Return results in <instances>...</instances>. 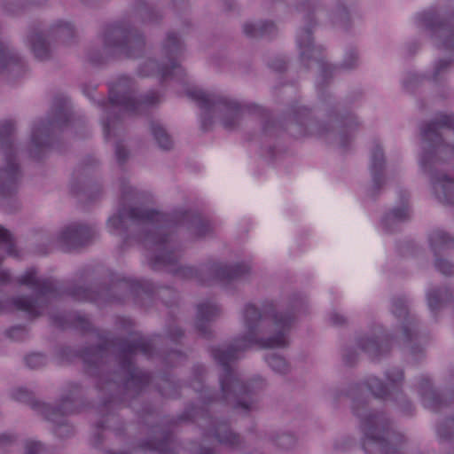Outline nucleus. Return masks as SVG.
Returning a JSON list of instances; mask_svg holds the SVG:
<instances>
[{"mask_svg": "<svg viewBox=\"0 0 454 454\" xmlns=\"http://www.w3.org/2000/svg\"><path fill=\"white\" fill-rule=\"evenodd\" d=\"M243 317L245 335L235 339L227 347L214 348L211 350L213 358L223 369L220 395L215 396L208 389H205L201 398L204 403L223 401L247 412L256 408L257 400L254 397L251 384L243 383L231 370L230 363L238 359L242 352L254 344L262 348L286 347L288 344L286 333L294 317L277 313L273 303L265 304L262 312L254 305L247 304Z\"/></svg>", "mask_w": 454, "mask_h": 454, "instance_id": "obj_1", "label": "nucleus"}, {"mask_svg": "<svg viewBox=\"0 0 454 454\" xmlns=\"http://www.w3.org/2000/svg\"><path fill=\"white\" fill-rule=\"evenodd\" d=\"M190 219L196 236L203 237L211 231L212 228L208 222L193 216L190 212H177L170 216L140 207L120 208L115 215L109 218L108 227L114 231L126 232L128 221L136 226L142 227L145 231L142 242L148 250L153 253L150 256L152 268L158 270L160 267H170L169 270L180 278H196L204 284L207 281L200 278V274L204 272H208L213 275L214 278L220 281L234 280L249 272V267L244 263L235 265L213 263L200 272L192 267L177 265L178 255L171 249L167 231L172 223H184Z\"/></svg>", "mask_w": 454, "mask_h": 454, "instance_id": "obj_2", "label": "nucleus"}, {"mask_svg": "<svg viewBox=\"0 0 454 454\" xmlns=\"http://www.w3.org/2000/svg\"><path fill=\"white\" fill-rule=\"evenodd\" d=\"M423 140L420 166L430 174L434 192L444 204L454 205V176L438 172L441 161L454 156V114H438L421 126Z\"/></svg>", "mask_w": 454, "mask_h": 454, "instance_id": "obj_3", "label": "nucleus"}, {"mask_svg": "<svg viewBox=\"0 0 454 454\" xmlns=\"http://www.w3.org/2000/svg\"><path fill=\"white\" fill-rule=\"evenodd\" d=\"M353 410L361 418V427L364 435L363 448L366 453L379 451L380 454H400L404 437L391 430L390 422L383 413L364 414L356 405H354Z\"/></svg>", "mask_w": 454, "mask_h": 454, "instance_id": "obj_4", "label": "nucleus"}, {"mask_svg": "<svg viewBox=\"0 0 454 454\" xmlns=\"http://www.w3.org/2000/svg\"><path fill=\"white\" fill-rule=\"evenodd\" d=\"M186 94L203 111L201 128L204 130H207L212 124V113L221 114L223 126L226 129H232L239 124L242 115L250 111L247 105H241L224 96L207 93L200 89L188 90Z\"/></svg>", "mask_w": 454, "mask_h": 454, "instance_id": "obj_5", "label": "nucleus"}, {"mask_svg": "<svg viewBox=\"0 0 454 454\" xmlns=\"http://www.w3.org/2000/svg\"><path fill=\"white\" fill-rule=\"evenodd\" d=\"M153 344L151 340L144 337L134 338L131 341H122L119 344L120 372L122 387L127 393L137 394L150 381L149 373L138 370L133 364V357L137 352L151 356Z\"/></svg>", "mask_w": 454, "mask_h": 454, "instance_id": "obj_6", "label": "nucleus"}, {"mask_svg": "<svg viewBox=\"0 0 454 454\" xmlns=\"http://www.w3.org/2000/svg\"><path fill=\"white\" fill-rule=\"evenodd\" d=\"M18 282L31 288L35 294V298L17 297L12 300L14 307L26 312L31 318L42 315L47 307V297L57 292L55 281L51 278H38L36 270L29 269L19 278Z\"/></svg>", "mask_w": 454, "mask_h": 454, "instance_id": "obj_7", "label": "nucleus"}, {"mask_svg": "<svg viewBox=\"0 0 454 454\" xmlns=\"http://www.w3.org/2000/svg\"><path fill=\"white\" fill-rule=\"evenodd\" d=\"M192 419L202 429L203 444L196 454H215V447H207V442H216L229 448H237L241 440L226 422L216 421L203 408L192 411Z\"/></svg>", "mask_w": 454, "mask_h": 454, "instance_id": "obj_8", "label": "nucleus"}, {"mask_svg": "<svg viewBox=\"0 0 454 454\" xmlns=\"http://www.w3.org/2000/svg\"><path fill=\"white\" fill-rule=\"evenodd\" d=\"M104 52L107 56L137 57L144 50L145 40L122 24H111L103 33Z\"/></svg>", "mask_w": 454, "mask_h": 454, "instance_id": "obj_9", "label": "nucleus"}, {"mask_svg": "<svg viewBox=\"0 0 454 454\" xmlns=\"http://www.w3.org/2000/svg\"><path fill=\"white\" fill-rule=\"evenodd\" d=\"M109 101L113 110L119 108L122 113L138 114L159 103L160 95L156 91H150L138 98H135L131 80L122 76L110 87Z\"/></svg>", "mask_w": 454, "mask_h": 454, "instance_id": "obj_10", "label": "nucleus"}, {"mask_svg": "<svg viewBox=\"0 0 454 454\" xmlns=\"http://www.w3.org/2000/svg\"><path fill=\"white\" fill-rule=\"evenodd\" d=\"M14 131V124L11 121H0V145L4 151L5 166L0 168V194L12 192L21 174L16 156L12 151L11 137Z\"/></svg>", "mask_w": 454, "mask_h": 454, "instance_id": "obj_11", "label": "nucleus"}, {"mask_svg": "<svg viewBox=\"0 0 454 454\" xmlns=\"http://www.w3.org/2000/svg\"><path fill=\"white\" fill-rule=\"evenodd\" d=\"M163 51L169 62V67L164 65L160 66L155 60H147L140 68V74L143 76L153 75L159 74L161 80H166L172 74H182L183 69L177 63V59L182 53V43L175 34H168L167 35Z\"/></svg>", "mask_w": 454, "mask_h": 454, "instance_id": "obj_12", "label": "nucleus"}, {"mask_svg": "<svg viewBox=\"0 0 454 454\" xmlns=\"http://www.w3.org/2000/svg\"><path fill=\"white\" fill-rule=\"evenodd\" d=\"M67 103L64 98H56L54 102L56 116L52 120L41 121L33 128L31 141L34 148L30 151L32 157L39 158L36 151L43 150L50 145L51 130L60 127L67 121Z\"/></svg>", "mask_w": 454, "mask_h": 454, "instance_id": "obj_13", "label": "nucleus"}, {"mask_svg": "<svg viewBox=\"0 0 454 454\" xmlns=\"http://www.w3.org/2000/svg\"><path fill=\"white\" fill-rule=\"evenodd\" d=\"M46 36L68 43L74 36V30L69 23L59 22L48 31L47 35L33 32L28 40L35 57L40 60H45L51 57V50L46 42Z\"/></svg>", "mask_w": 454, "mask_h": 454, "instance_id": "obj_14", "label": "nucleus"}, {"mask_svg": "<svg viewBox=\"0 0 454 454\" xmlns=\"http://www.w3.org/2000/svg\"><path fill=\"white\" fill-rule=\"evenodd\" d=\"M46 419L56 423L55 434L59 437L67 436L73 434V427L65 423L63 417L76 411L74 400L70 397H65L58 407H49L43 404Z\"/></svg>", "mask_w": 454, "mask_h": 454, "instance_id": "obj_15", "label": "nucleus"}, {"mask_svg": "<svg viewBox=\"0 0 454 454\" xmlns=\"http://www.w3.org/2000/svg\"><path fill=\"white\" fill-rule=\"evenodd\" d=\"M95 234V230L90 226L71 223L62 230L59 239L66 249L70 250L88 244Z\"/></svg>", "mask_w": 454, "mask_h": 454, "instance_id": "obj_16", "label": "nucleus"}, {"mask_svg": "<svg viewBox=\"0 0 454 454\" xmlns=\"http://www.w3.org/2000/svg\"><path fill=\"white\" fill-rule=\"evenodd\" d=\"M393 313L397 317H404L405 322L402 331L403 340L404 344L411 342L417 335L416 322L413 317H409L406 301L403 298H396L393 301Z\"/></svg>", "mask_w": 454, "mask_h": 454, "instance_id": "obj_17", "label": "nucleus"}, {"mask_svg": "<svg viewBox=\"0 0 454 454\" xmlns=\"http://www.w3.org/2000/svg\"><path fill=\"white\" fill-rule=\"evenodd\" d=\"M220 308L211 302H202L197 307L196 328L204 337H209L207 323L214 320L220 315Z\"/></svg>", "mask_w": 454, "mask_h": 454, "instance_id": "obj_18", "label": "nucleus"}, {"mask_svg": "<svg viewBox=\"0 0 454 454\" xmlns=\"http://www.w3.org/2000/svg\"><path fill=\"white\" fill-rule=\"evenodd\" d=\"M4 69L19 75L25 71V65L16 53L0 42V71Z\"/></svg>", "mask_w": 454, "mask_h": 454, "instance_id": "obj_19", "label": "nucleus"}, {"mask_svg": "<svg viewBox=\"0 0 454 454\" xmlns=\"http://www.w3.org/2000/svg\"><path fill=\"white\" fill-rule=\"evenodd\" d=\"M384 153L382 149L376 145L372 153L371 172L373 182V191H379L384 184Z\"/></svg>", "mask_w": 454, "mask_h": 454, "instance_id": "obj_20", "label": "nucleus"}, {"mask_svg": "<svg viewBox=\"0 0 454 454\" xmlns=\"http://www.w3.org/2000/svg\"><path fill=\"white\" fill-rule=\"evenodd\" d=\"M297 42L301 50L302 61L317 59V54L319 55L321 53V47H315L312 43L311 31L309 28H302L299 32Z\"/></svg>", "mask_w": 454, "mask_h": 454, "instance_id": "obj_21", "label": "nucleus"}, {"mask_svg": "<svg viewBox=\"0 0 454 454\" xmlns=\"http://www.w3.org/2000/svg\"><path fill=\"white\" fill-rule=\"evenodd\" d=\"M419 391L425 407L436 411L443 406L442 397L431 387L428 379H421L419 383Z\"/></svg>", "mask_w": 454, "mask_h": 454, "instance_id": "obj_22", "label": "nucleus"}, {"mask_svg": "<svg viewBox=\"0 0 454 454\" xmlns=\"http://www.w3.org/2000/svg\"><path fill=\"white\" fill-rule=\"evenodd\" d=\"M359 348L364 351L370 357L377 358L389 349L388 340L379 341L374 338L363 337L357 342Z\"/></svg>", "mask_w": 454, "mask_h": 454, "instance_id": "obj_23", "label": "nucleus"}, {"mask_svg": "<svg viewBox=\"0 0 454 454\" xmlns=\"http://www.w3.org/2000/svg\"><path fill=\"white\" fill-rule=\"evenodd\" d=\"M429 241L434 255L442 250L454 248V238L442 230L434 231L430 234Z\"/></svg>", "mask_w": 454, "mask_h": 454, "instance_id": "obj_24", "label": "nucleus"}, {"mask_svg": "<svg viewBox=\"0 0 454 454\" xmlns=\"http://www.w3.org/2000/svg\"><path fill=\"white\" fill-rule=\"evenodd\" d=\"M244 33L249 37L270 36L276 33V27L272 22H261L259 24L246 23Z\"/></svg>", "mask_w": 454, "mask_h": 454, "instance_id": "obj_25", "label": "nucleus"}, {"mask_svg": "<svg viewBox=\"0 0 454 454\" xmlns=\"http://www.w3.org/2000/svg\"><path fill=\"white\" fill-rule=\"evenodd\" d=\"M454 294L448 288L435 289L427 294V303L431 310L434 311L444 302L450 301Z\"/></svg>", "mask_w": 454, "mask_h": 454, "instance_id": "obj_26", "label": "nucleus"}, {"mask_svg": "<svg viewBox=\"0 0 454 454\" xmlns=\"http://www.w3.org/2000/svg\"><path fill=\"white\" fill-rule=\"evenodd\" d=\"M410 217V210L407 206L400 208H395L387 213L382 219V225L384 229L390 231L389 224L403 222Z\"/></svg>", "mask_w": 454, "mask_h": 454, "instance_id": "obj_27", "label": "nucleus"}, {"mask_svg": "<svg viewBox=\"0 0 454 454\" xmlns=\"http://www.w3.org/2000/svg\"><path fill=\"white\" fill-rule=\"evenodd\" d=\"M151 130L153 137L161 149L169 150L172 148L173 142L164 128H162L160 124L152 121Z\"/></svg>", "mask_w": 454, "mask_h": 454, "instance_id": "obj_28", "label": "nucleus"}, {"mask_svg": "<svg viewBox=\"0 0 454 454\" xmlns=\"http://www.w3.org/2000/svg\"><path fill=\"white\" fill-rule=\"evenodd\" d=\"M106 348L103 347L90 348L82 354V358L88 365L98 367L103 362Z\"/></svg>", "mask_w": 454, "mask_h": 454, "instance_id": "obj_29", "label": "nucleus"}, {"mask_svg": "<svg viewBox=\"0 0 454 454\" xmlns=\"http://www.w3.org/2000/svg\"><path fill=\"white\" fill-rule=\"evenodd\" d=\"M0 244L5 246V251L8 255L18 257L19 253L15 247L12 234L8 230L0 225Z\"/></svg>", "mask_w": 454, "mask_h": 454, "instance_id": "obj_30", "label": "nucleus"}, {"mask_svg": "<svg viewBox=\"0 0 454 454\" xmlns=\"http://www.w3.org/2000/svg\"><path fill=\"white\" fill-rule=\"evenodd\" d=\"M266 362L270 367L277 372L285 373L288 370V364L285 358L276 354L267 356Z\"/></svg>", "mask_w": 454, "mask_h": 454, "instance_id": "obj_31", "label": "nucleus"}, {"mask_svg": "<svg viewBox=\"0 0 454 454\" xmlns=\"http://www.w3.org/2000/svg\"><path fill=\"white\" fill-rule=\"evenodd\" d=\"M368 388L376 397L384 398L387 395V387L376 377H371L367 380Z\"/></svg>", "mask_w": 454, "mask_h": 454, "instance_id": "obj_32", "label": "nucleus"}, {"mask_svg": "<svg viewBox=\"0 0 454 454\" xmlns=\"http://www.w3.org/2000/svg\"><path fill=\"white\" fill-rule=\"evenodd\" d=\"M142 448L156 451L157 454H166L170 450V438L164 437V439L159 442L153 441L146 442L142 444Z\"/></svg>", "mask_w": 454, "mask_h": 454, "instance_id": "obj_33", "label": "nucleus"}, {"mask_svg": "<svg viewBox=\"0 0 454 454\" xmlns=\"http://www.w3.org/2000/svg\"><path fill=\"white\" fill-rule=\"evenodd\" d=\"M12 397L19 402L29 403L34 408L37 406V403L34 401L32 393L25 388H18L15 390L12 393Z\"/></svg>", "mask_w": 454, "mask_h": 454, "instance_id": "obj_34", "label": "nucleus"}, {"mask_svg": "<svg viewBox=\"0 0 454 454\" xmlns=\"http://www.w3.org/2000/svg\"><path fill=\"white\" fill-rule=\"evenodd\" d=\"M27 365L31 369H37L46 364V357L39 353H34L25 358Z\"/></svg>", "mask_w": 454, "mask_h": 454, "instance_id": "obj_35", "label": "nucleus"}, {"mask_svg": "<svg viewBox=\"0 0 454 454\" xmlns=\"http://www.w3.org/2000/svg\"><path fill=\"white\" fill-rule=\"evenodd\" d=\"M437 433L443 439H448L454 434V419H449L441 424L437 428Z\"/></svg>", "mask_w": 454, "mask_h": 454, "instance_id": "obj_36", "label": "nucleus"}, {"mask_svg": "<svg viewBox=\"0 0 454 454\" xmlns=\"http://www.w3.org/2000/svg\"><path fill=\"white\" fill-rule=\"evenodd\" d=\"M434 265L436 270H439L443 275L451 276L454 274V265L449 261L436 259Z\"/></svg>", "mask_w": 454, "mask_h": 454, "instance_id": "obj_37", "label": "nucleus"}, {"mask_svg": "<svg viewBox=\"0 0 454 454\" xmlns=\"http://www.w3.org/2000/svg\"><path fill=\"white\" fill-rule=\"evenodd\" d=\"M276 442L277 444L282 449L288 450L294 446L295 438L292 434H283L276 440Z\"/></svg>", "mask_w": 454, "mask_h": 454, "instance_id": "obj_38", "label": "nucleus"}, {"mask_svg": "<svg viewBox=\"0 0 454 454\" xmlns=\"http://www.w3.org/2000/svg\"><path fill=\"white\" fill-rule=\"evenodd\" d=\"M356 65H357V55H356V51H352L347 54L340 67L345 68V69H351V68L356 67Z\"/></svg>", "mask_w": 454, "mask_h": 454, "instance_id": "obj_39", "label": "nucleus"}, {"mask_svg": "<svg viewBox=\"0 0 454 454\" xmlns=\"http://www.w3.org/2000/svg\"><path fill=\"white\" fill-rule=\"evenodd\" d=\"M386 375L387 380L394 384L400 383L403 380V372L398 368L392 369L387 372Z\"/></svg>", "mask_w": 454, "mask_h": 454, "instance_id": "obj_40", "label": "nucleus"}, {"mask_svg": "<svg viewBox=\"0 0 454 454\" xmlns=\"http://www.w3.org/2000/svg\"><path fill=\"white\" fill-rule=\"evenodd\" d=\"M8 333L12 339L19 340H23L27 333V330L25 327L15 326V327H12L8 331Z\"/></svg>", "mask_w": 454, "mask_h": 454, "instance_id": "obj_41", "label": "nucleus"}, {"mask_svg": "<svg viewBox=\"0 0 454 454\" xmlns=\"http://www.w3.org/2000/svg\"><path fill=\"white\" fill-rule=\"evenodd\" d=\"M98 387L104 390L105 388H109L111 390H115L121 387V385L119 383V380L117 378L107 380L106 382H102V380H99L98 383Z\"/></svg>", "mask_w": 454, "mask_h": 454, "instance_id": "obj_42", "label": "nucleus"}, {"mask_svg": "<svg viewBox=\"0 0 454 454\" xmlns=\"http://www.w3.org/2000/svg\"><path fill=\"white\" fill-rule=\"evenodd\" d=\"M43 450L42 444L37 442H27L24 454H39Z\"/></svg>", "mask_w": 454, "mask_h": 454, "instance_id": "obj_43", "label": "nucleus"}, {"mask_svg": "<svg viewBox=\"0 0 454 454\" xmlns=\"http://www.w3.org/2000/svg\"><path fill=\"white\" fill-rule=\"evenodd\" d=\"M329 321L333 325L340 326L346 324L347 319L344 316L337 312H332L329 315Z\"/></svg>", "mask_w": 454, "mask_h": 454, "instance_id": "obj_44", "label": "nucleus"}, {"mask_svg": "<svg viewBox=\"0 0 454 454\" xmlns=\"http://www.w3.org/2000/svg\"><path fill=\"white\" fill-rule=\"evenodd\" d=\"M116 118H112L111 116H107L106 121L104 122V133L106 138H108L111 135V132L115 129Z\"/></svg>", "mask_w": 454, "mask_h": 454, "instance_id": "obj_45", "label": "nucleus"}, {"mask_svg": "<svg viewBox=\"0 0 454 454\" xmlns=\"http://www.w3.org/2000/svg\"><path fill=\"white\" fill-rule=\"evenodd\" d=\"M115 155H116L117 160L120 163H122L128 157V152L124 148V146H122L121 144L118 143L115 145Z\"/></svg>", "mask_w": 454, "mask_h": 454, "instance_id": "obj_46", "label": "nucleus"}, {"mask_svg": "<svg viewBox=\"0 0 454 454\" xmlns=\"http://www.w3.org/2000/svg\"><path fill=\"white\" fill-rule=\"evenodd\" d=\"M71 295L78 300H87L89 299V294L86 289L79 288L76 291L71 293Z\"/></svg>", "mask_w": 454, "mask_h": 454, "instance_id": "obj_47", "label": "nucleus"}, {"mask_svg": "<svg viewBox=\"0 0 454 454\" xmlns=\"http://www.w3.org/2000/svg\"><path fill=\"white\" fill-rule=\"evenodd\" d=\"M449 62L446 60H440L435 67V70L434 73V77L436 78L447 67L449 66Z\"/></svg>", "mask_w": 454, "mask_h": 454, "instance_id": "obj_48", "label": "nucleus"}, {"mask_svg": "<svg viewBox=\"0 0 454 454\" xmlns=\"http://www.w3.org/2000/svg\"><path fill=\"white\" fill-rule=\"evenodd\" d=\"M270 67L277 71H283L286 67V63L283 59H278L270 64Z\"/></svg>", "mask_w": 454, "mask_h": 454, "instance_id": "obj_49", "label": "nucleus"}, {"mask_svg": "<svg viewBox=\"0 0 454 454\" xmlns=\"http://www.w3.org/2000/svg\"><path fill=\"white\" fill-rule=\"evenodd\" d=\"M77 326L79 325L82 330L87 331L90 329V323L85 316H77Z\"/></svg>", "mask_w": 454, "mask_h": 454, "instance_id": "obj_50", "label": "nucleus"}, {"mask_svg": "<svg viewBox=\"0 0 454 454\" xmlns=\"http://www.w3.org/2000/svg\"><path fill=\"white\" fill-rule=\"evenodd\" d=\"M13 442V437L11 434H0V448L10 445Z\"/></svg>", "mask_w": 454, "mask_h": 454, "instance_id": "obj_51", "label": "nucleus"}, {"mask_svg": "<svg viewBox=\"0 0 454 454\" xmlns=\"http://www.w3.org/2000/svg\"><path fill=\"white\" fill-rule=\"evenodd\" d=\"M442 47L445 49H454V32L448 35V38L442 43Z\"/></svg>", "mask_w": 454, "mask_h": 454, "instance_id": "obj_52", "label": "nucleus"}, {"mask_svg": "<svg viewBox=\"0 0 454 454\" xmlns=\"http://www.w3.org/2000/svg\"><path fill=\"white\" fill-rule=\"evenodd\" d=\"M121 193H122V200H129V196L132 195L133 189L129 186H123Z\"/></svg>", "mask_w": 454, "mask_h": 454, "instance_id": "obj_53", "label": "nucleus"}, {"mask_svg": "<svg viewBox=\"0 0 454 454\" xmlns=\"http://www.w3.org/2000/svg\"><path fill=\"white\" fill-rule=\"evenodd\" d=\"M318 64L320 65L322 75L325 77L328 73L329 67L326 63H325L322 59H317Z\"/></svg>", "mask_w": 454, "mask_h": 454, "instance_id": "obj_54", "label": "nucleus"}, {"mask_svg": "<svg viewBox=\"0 0 454 454\" xmlns=\"http://www.w3.org/2000/svg\"><path fill=\"white\" fill-rule=\"evenodd\" d=\"M181 336H183V332L179 328H176L174 332L170 333V337L174 340H176Z\"/></svg>", "mask_w": 454, "mask_h": 454, "instance_id": "obj_55", "label": "nucleus"}, {"mask_svg": "<svg viewBox=\"0 0 454 454\" xmlns=\"http://www.w3.org/2000/svg\"><path fill=\"white\" fill-rule=\"evenodd\" d=\"M344 361L348 365H351L355 362V358L351 356L349 351H347V353H345Z\"/></svg>", "mask_w": 454, "mask_h": 454, "instance_id": "obj_56", "label": "nucleus"}, {"mask_svg": "<svg viewBox=\"0 0 454 454\" xmlns=\"http://www.w3.org/2000/svg\"><path fill=\"white\" fill-rule=\"evenodd\" d=\"M174 357H179V358H182L183 357V355L179 352H171L169 354V358L172 360Z\"/></svg>", "mask_w": 454, "mask_h": 454, "instance_id": "obj_57", "label": "nucleus"}, {"mask_svg": "<svg viewBox=\"0 0 454 454\" xmlns=\"http://www.w3.org/2000/svg\"><path fill=\"white\" fill-rule=\"evenodd\" d=\"M52 320L58 326L64 327V323L61 320H59L57 317H52Z\"/></svg>", "mask_w": 454, "mask_h": 454, "instance_id": "obj_58", "label": "nucleus"}, {"mask_svg": "<svg viewBox=\"0 0 454 454\" xmlns=\"http://www.w3.org/2000/svg\"><path fill=\"white\" fill-rule=\"evenodd\" d=\"M203 370H204V369H203V367H201V366H198V367L196 368V372L198 371V375H200V374H201V372H203Z\"/></svg>", "mask_w": 454, "mask_h": 454, "instance_id": "obj_59", "label": "nucleus"}, {"mask_svg": "<svg viewBox=\"0 0 454 454\" xmlns=\"http://www.w3.org/2000/svg\"><path fill=\"white\" fill-rule=\"evenodd\" d=\"M90 60L92 63H100V60L93 59L92 58H90Z\"/></svg>", "mask_w": 454, "mask_h": 454, "instance_id": "obj_60", "label": "nucleus"}, {"mask_svg": "<svg viewBox=\"0 0 454 454\" xmlns=\"http://www.w3.org/2000/svg\"><path fill=\"white\" fill-rule=\"evenodd\" d=\"M343 139H344V137H341V140H342V146H346V144L343 142Z\"/></svg>", "mask_w": 454, "mask_h": 454, "instance_id": "obj_61", "label": "nucleus"}, {"mask_svg": "<svg viewBox=\"0 0 454 454\" xmlns=\"http://www.w3.org/2000/svg\"><path fill=\"white\" fill-rule=\"evenodd\" d=\"M365 409V404L363 403L362 410L364 411Z\"/></svg>", "mask_w": 454, "mask_h": 454, "instance_id": "obj_62", "label": "nucleus"}]
</instances>
